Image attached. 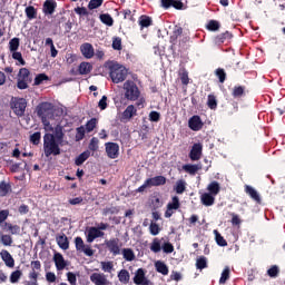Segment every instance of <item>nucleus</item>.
<instances>
[{
    "instance_id": "nucleus-1",
    "label": "nucleus",
    "mask_w": 285,
    "mask_h": 285,
    "mask_svg": "<svg viewBox=\"0 0 285 285\" xmlns=\"http://www.w3.org/2000/svg\"><path fill=\"white\" fill-rule=\"evenodd\" d=\"M63 127L61 125H57L53 129V134H45L43 136V150L45 156L57 157V155H61V144H63Z\"/></svg>"
},
{
    "instance_id": "nucleus-2",
    "label": "nucleus",
    "mask_w": 285,
    "mask_h": 285,
    "mask_svg": "<svg viewBox=\"0 0 285 285\" xmlns=\"http://www.w3.org/2000/svg\"><path fill=\"white\" fill-rule=\"evenodd\" d=\"M109 77L112 83H121L128 77V69L117 62L108 63Z\"/></svg>"
},
{
    "instance_id": "nucleus-3",
    "label": "nucleus",
    "mask_w": 285,
    "mask_h": 285,
    "mask_svg": "<svg viewBox=\"0 0 285 285\" xmlns=\"http://www.w3.org/2000/svg\"><path fill=\"white\" fill-rule=\"evenodd\" d=\"M53 112L55 105L52 102L45 101L37 106V115L40 117L43 126H50V120L48 119H52Z\"/></svg>"
},
{
    "instance_id": "nucleus-4",
    "label": "nucleus",
    "mask_w": 285,
    "mask_h": 285,
    "mask_svg": "<svg viewBox=\"0 0 285 285\" xmlns=\"http://www.w3.org/2000/svg\"><path fill=\"white\" fill-rule=\"evenodd\" d=\"M125 99L128 101H137L141 97V91L137 83L132 80H127L124 83Z\"/></svg>"
},
{
    "instance_id": "nucleus-5",
    "label": "nucleus",
    "mask_w": 285,
    "mask_h": 285,
    "mask_svg": "<svg viewBox=\"0 0 285 285\" xmlns=\"http://www.w3.org/2000/svg\"><path fill=\"white\" fill-rule=\"evenodd\" d=\"M10 108L13 110L17 117H23L26 115V108H28V101L26 98H12L10 102Z\"/></svg>"
},
{
    "instance_id": "nucleus-6",
    "label": "nucleus",
    "mask_w": 285,
    "mask_h": 285,
    "mask_svg": "<svg viewBox=\"0 0 285 285\" xmlns=\"http://www.w3.org/2000/svg\"><path fill=\"white\" fill-rule=\"evenodd\" d=\"M29 83H32V76H30V70L28 68H21L18 73L17 88L19 90H28Z\"/></svg>"
},
{
    "instance_id": "nucleus-7",
    "label": "nucleus",
    "mask_w": 285,
    "mask_h": 285,
    "mask_svg": "<svg viewBox=\"0 0 285 285\" xmlns=\"http://www.w3.org/2000/svg\"><path fill=\"white\" fill-rule=\"evenodd\" d=\"M39 275H41V261H32L31 262V271L29 272V282L26 285H39L38 279Z\"/></svg>"
},
{
    "instance_id": "nucleus-8",
    "label": "nucleus",
    "mask_w": 285,
    "mask_h": 285,
    "mask_svg": "<svg viewBox=\"0 0 285 285\" xmlns=\"http://www.w3.org/2000/svg\"><path fill=\"white\" fill-rule=\"evenodd\" d=\"M105 246L114 257H117V255H121L119 238H110L109 240H105Z\"/></svg>"
},
{
    "instance_id": "nucleus-9",
    "label": "nucleus",
    "mask_w": 285,
    "mask_h": 285,
    "mask_svg": "<svg viewBox=\"0 0 285 285\" xmlns=\"http://www.w3.org/2000/svg\"><path fill=\"white\" fill-rule=\"evenodd\" d=\"M75 244H76V250H79L80 253H85L87 257H92V255H95V250H92V248H90L89 245L86 246V244L83 243V238L77 236L75 238Z\"/></svg>"
},
{
    "instance_id": "nucleus-10",
    "label": "nucleus",
    "mask_w": 285,
    "mask_h": 285,
    "mask_svg": "<svg viewBox=\"0 0 285 285\" xmlns=\"http://www.w3.org/2000/svg\"><path fill=\"white\" fill-rule=\"evenodd\" d=\"M105 150L109 159H117L119 157V144L117 142H106Z\"/></svg>"
},
{
    "instance_id": "nucleus-11",
    "label": "nucleus",
    "mask_w": 285,
    "mask_h": 285,
    "mask_svg": "<svg viewBox=\"0 0 285 285\" xmlns=\"http://www.w3.org/2000/svg\"><path fill=\"white\" fill-rule=\"evenodd\" d=\"M134 284L136 285H150V281L146 277V269L138 268L134 276Z\"/></svg>"
},
{
    "instance_id": "nucleus-12",
    "label": "nucleus",
    "mask_w": 285,
    "mask_h": 285,
    "mask_svg": "<svg viewBox=\"0 0 285 285\" xmlns=\"http://www.w3.org/2000/svg\"><path fill=\"white\" fill-rule=\"evenodd\" d=\"M161 8L168 10L169 8H175V10H186V4L181 1L176 0H160Z\"/></svg>"
},
{
    "instance_id": "nucleus-13",
    "label": "nucleus",
    "mask_w": 285,
    "mask_h": 285,
    "mask_svg": "<svg viewBox=\"0 0 285 285\" xmlns=\"http://www.w3.org/2000/svg\"><path fill=\"white\" fill-rule=\"evenodd\" d=\"M203 150L204 146L200 142L194 144L189 153V159H191V161H199Z\"/></svg>"
},
{
    "instance_id": "nucleus-14",
    "label": "nucleus",
    "mask_w": 285,
    "mask_h": 285,
    "mask_svg": "<svg viewBox=\"0 0 285 285\" xmlns=\"http://www.w3.org/2000/svg\"><path fill=\"white\" fill-rule=\"evenodd\" d=\"M57 10V1L56 0H46L42 4V12L46 17H50L55 14Z\"/></svg>"
},
{
    "instance_id": "nucleus-15",
    "label": "nucleus",
    "mask_w": 285,
    "mask_h": 285,
    "mask_svg": "<svg viewBox=\"0 0 285 285\" xmlns=\"http://www.w3.org/2000/svg\"><path fill=\"white\" fill-rule=\"evenodd\" d=\"M188 126L190 130H194V132H198V130H202V128H204V121H202V117L195 115L189 118Z\"/></svg>"
},
{
    "instance_id": "nucleus-16",
    "label": "nucleus",
    "mask_w": 285,
    "mask_h": 285,
    "mask_svg": "<svg viewBox=\"0 0 285 285\" xmlns=\"http://www.w3.org/2000/svg\"><path fill=\"white\" fill-rule=\"evenodd\" d=\"M106 233L97 229V227H89L87 230V242L88 244H92L95 239H98V237H104Z\"/></svg>"
},
{
    "instance_id": "nucleus-17",
    "label": "nucleus",
    "mask_w": 285,
    "mask_h": 285,
    "mask_svg": "<svg viewBox=\"0 0 285 285\" xmlns=\"http://www.w3.org/2000/svg\"><path fill=\"white\" fill-rule=\"evenodd\" d=\"M80 52L85 59H92L95 57V47L90 42H85L80 46Z\"/></svg>"
},
{
    "instance_id": "nucleus-18",
    "label": "nucleus",
    "mask_w": 285,
    "mask_h": 285,
    "mask_svg": "<svg viewBox=\"0 0 285 285\" xmlns=\"http://www.w3.org/2000/svg\"><path fill=\"white\" fill-rule=\"evenodd\" d=\"M132 117H137V108L134 105H129L121 114V121H130Z\"/></svg>"
},
{
    "instance_id": "nucleus-19",
    "label": "nucleus",
    "mask_w": 285,
    "mask_h": 285,
    "mask_svg": "<svg viewBox=\"0 0 285 285\" xmlns=\"http://www.w3.org/2000/svg\"><path fill=\"white\" fill-rule=\"evenodd\" d=\"M0 256L2 262H4L6 266H8V268H14V258L12 257L10 252H8L7 249H2L0 252Z\"/></svg>"
},
{
    "instance_id": "nucleus-20",
    "label": "nucleus",
    "mask_w": 285,
    "mask_h": 285,
    "mask_svg": "<svg viewBox=\"0 0 285 285\" xmlns=\"http://www.w3.org/2000/svg\"><path fill=\"white\" fill-rule=\"evenodd\" d=\"M53 262L56 264L57 271H63L66 266H68V263L66 262V258H63V255L61 253H56L53 255Z\"/></svg>"
},
{
    "instance_id": "nucleus-21",
    "label": "nucleus",
    "mask_w": 285,
    "mask_h": 285,
    "mask_svg": "<svg viewBox=\"0 0 285 285\" xmlns=\"http://www.w3.org/2000/svg\"><path fill=\"white\" fill-rule=\"evenodd\" d=\"M245 193L250 197V199L256 202V204H262V197L259 196V193H257L256 189L253 188V186L245 185Z\"/></svg>"
},
{
    "instance_id": "nucleus-22",
    "label": "nucleus",
    "mask_w": 285,
    "mask_h": 285,
    "mask_svg": "<svg viewBox=\"0 0 285 285\" xmlns=\"http://www.w3.org/2000/svg\"><path fill=\"white\" fill-rule=\"evenodd\" d=\"M90 282L95 285H108V278L104 274L94 273L90 275Z\"/></svg>"
},
{
    "instance_id": "nucleus-23",
    "label": "nucleus",
    "mask_w": 285,
    "mask_h": 285,
    "mask_svg": "<svg viewBox=\"0 0 285 285\" xmlns=\"http://www.w3.org/2000/svg\"><path fill=\"white\" fill-rule=\"evenodd\" d=\"M56 242L62 250H68V248H70V240H68V236L63 233L56 236Z\"/></svg>"
},
{
    "instance_id": "nucleus-24",
    "label": "nucleus",
    "mask_w": 285,
    "mask_h": 285,
    "mask_svg": "<svg viewBox=\"0 0 285 285\" xmlns=\"http://www.w3.org/2000/svg\"><path fill=\"white\" fill-rule=\"evenodd\" d=\"M233 39V33L229 31H225L223 33H219L214 38L215 43L218 46H222V43H226V41H230Z\"/></svg>"
},
{
    "instance_id": "nucleus-25",
    "label": "nucleus",
    "mask_w": 285,
    "mask_h": 285,
    "mask_svg": "<svg viewBox=\"0 0 285 285\" xmlns=\"http://www.w3.org/2000/svg\"><path fill=\"white\" fill-rule=\"evenodd\" d=\"M147 184H149V187H153V186H165L166 177L165 176H155L153 178H148L147 179Z\"/></svg>"
},
{
    "instance_id": "nucleus-26",
    "label": "nucleus",
    "mask_w": 285,
    "mask_h": 285,
    "mask_svg": "<svg viewBox=\"0 0 285 285\" xmlns=\"http://www.w3.org/2000/svg\"><path fill=\"white\" fill-rule=\"evenodd\" d=\"M138 24L140 26V30H144V28H150L153 26V18L146 14H142L138 19Z\"/></svg>"
},
{
    "instance_id": "nucleus-27",
    "label": "nucleus",
    "mask_w": 285,
    "mask_h": 285,
    "mask_svg": "<svg viewBox=\"0 0 285 285\" xmlns=\"http://www.w3.org/2000/svg\"><path fill=\"white\" fill-rule=\"evenodd\" d=\"M207 190L209 195L217 197V195H219V191L222 190V187L219 186V183L217 180H214L207 186Z\"/></svg>"
},
{
    "instance_id": "nucleus-28",
    "label": "nucleus",
    "mask_w": 285,
    "mask_h": 285,
    "mask_svg": "<svg viewBox=\"0 0 285 285\" xmlns=\"http://www.w3.org/2000/svg\"><path fill=\"white\" fill-rule=\"evenodd\" d=\"M246 95V86H235L232 90L234 99H242Z\"/></svg>"
},
{
    "instance_id": "nucleus-29",
    "label": "nucleus",
    "mask_w": 285,
    "mask_h": 285,
    "mask_svg": "<svg viewBox=\"0 0 285 285\" xmlns=\"http://www.w3.org/2000/svg\"><path fill=\"white\" fill-rule=\"evenodd\" d=\"M200 202H202L203 206H213L215 204V196H213L212 194H208V193H204L200 196Z\"/></svg>"
},
{
    "instance_id": "nucleus-30",
    "label": "nucleus",
    "mask_w": 285,
    "mask_h": 285,
    "mask_svg": "<svg viewBox=\"0 0 285 285\" xmlns=\"http://www.w3.org/2000/svg\"><path fill=\"white\" fill-rule=\"evenodd\" d=\"M9 193H12V185L6 180L0 181V197H7Z\"/></svg>"
},
{
    "instance_id": "nucleus-31",
    "label": "nucleus",
    "mask_w": 285,
    "mask_h": 285,
    "mask_svg": "<svg viewBox=\"0 0 285 285\" xmlns=\"http://www.w3.org/2000/svg\"><path fill=\"white\" fill-rule=\"evenodd\" d=\"M178 77L183 86H188L190 83V78L188 77V70H186V68L183 67L179 69Z\"/></svg>"
},
{
    "instance_id": "nucleus-32",
    "label": "nucleus",
    "mask_w": 285,
    "mask_h": 285,
    "mask_svg": "<svg viewBox=\"0 0 285 285\" xmlns=\"http://www.w3.org/2000/svg\"><path fill=\"white\" fill-rule=\"evenodd\" d=\"M90 158V150H86L81 153L78 157L75 159V164L77 166H82L88 159Z\"/></svg>"
},
{
    "instance_id": "nucleus-33",
    "label": "nucleus",
    "mask_w": 285,
    "mask_h": 285,
    "mask_svg": "<svg viewBox=\"0 0 285 285\" xmlns=\"http://www.w3.org/2000/svg\"><path fill=\"white\" fill-rule=\"evenodd\" d=\"M79 75H90L92 72V65L90 62H81L78 67Z\"/></svg>"
},
{
    "instance_id": "nucleus-34",
    "label": "nucleus",
    "mask_w": 285,
    "mask_h": 285,
    "mask_svg": "<svg viewBox=\"0 0 285 285\" xmlns=\"http://www.w3.org/2000/svg\"><path fill=\"white\" fill-rule=\"evenodd\" d=\"M99 19L101 23L108 26L109 28H111V26H115V19H112V16H110V13H101L99 16Z\"/></svg>"
},
{
    "instance_id": "nucleus-35",
    "label": "nucleus",
    "mask_w": 285,
    "mask_h": 285,
    "mask_svg": "<svg viewBox=\"0 0 285 285\" xmlns=\"http://www.w3.org/2000/svg\"><path fill=\"white\" fill-rule=\"evenodd\" d=\"M155 268H156L157 273H160V275H168V273H169L168 265H166V263H164L161 261H157L155 263Z\"/></svg>"
},
{
    "instance_id": "nucleus-36",
    "label": "nucleus",
    "mask_w": 285,
    "mask_h": 285,
    "mask_svg": "<svg viewBox=\"0 0 285 285\" xmlns=\"http://www.w3.org/2000/svg\"><path fill=\"white\" fill-rule=\"evenodd\" d=\"M200 169L202 167H199V165H183V170H185V173H188V175H197V171H199Z\"/></svg>"
},
{
    "instance_id": "nucleus-37",
    "label": "nucleus",
    "mask_w": 285,
    "mask_h": 285,
    "mask_svg": "<svg viewBox=\"0 0 285 285\" xmlns=\"http://www.w3.org/2000/svg\"><path fill=\"white\" fill-rule=\"evenodd\" d=\"M118 279L121 284H129L130 282V273L128 272V269H121L118 273Z\"/></svg>"
},
{
    "instance_id": "nucleus-38",
    "label": "nucleus",
    "mask_w": 285,
    "mask_h": 285,
    "mask_svg": "<svg viewBox=\"0 0 285 285\" xmlns=\"http://www.w3.org/2000/svg\"><path fill=\"white\" fill-rule=\"evenodd\" d=\"M121 254L124 256V259H126V262H135L136 256L132 248H122Z\"/></svg>"
},
{
    "instance_id": "nucleus-39",
    "label": "nucleus",
    "mask_w": 285,
    "mask_h": 285,
    "mask_svg": "<svg viewBox=\"0 0 285 285\" xmlns=\"http://www.w3.org/2000/svg\"><path fill=\"white\" fill-rule=\"evenodd\" d=\"M161 239H159L158 237L154 238L150 244L151 253H161Z\"/></svg>"
},
{
    "instance_id": "nucleus-40",
    "label": "nucleus",
    "mask_w": 285,
    "mask_h": 285,
    "mask_svg": "<svg viewBox=\"0 0 285 285\" xmlns=\"http://www.w3.org/2000/svg\"><path fill=\"white\" fill-rule=\"evenodd\" d=\"M24 13L29 21H32V19H37V8H35L33 6L27 7L24 9Z\"/></svg>"
},
{
    "instance_id": "nucleus-41",
    "label": "nucleus",
    "mask_w": 285,
    "mask_h": 285,
    "mask_svg": "<svg viewBox=\"0 0 285 285\" xmlns=\"http://www.w3.org/2000/svg\"><path fill=\"white\" fill-rule=\"evenodd\" d=\"M196 268L198 271H204V268H208V259L206 256H200L196 259Z\"/></svg>"
},
{
    "instance_id": "nucleus-42",
    "label": "nucleus",
    "mask_w": 285,
    "mask_h": 285,
    "mask_svg": "<svg viewBox=\"0 0 285 285\" xmlns=\"http://www.w3.org/2000/svg\"><path fill=\"white\" fill-rule=\"evenodd\" d=\"M179 206H181V204L179 203V197L174 196L171 198V203L167 204V208L171 209V210H179Z\"/></svg>"
},
{
    "instance_id": "nucleus-43",
    "label": "nucleus",
    "mask_w": 285,
    "mask_h": 285,
    "mask_svg": "<svg viewBox=\"0 0 285 285\" xmlns=\"http://www.w3.org/2000/svg\"><path fill=\"white\" fill-rule=\"evenodd\" d=\"M230 279V268L225 267L224 271L222 272V276L219 278V284H226Z\"/></svg>"
},
{
    "instance_id": "nucleus-44",
    "label": "nucleus",
    "mask_w": 285,
    "mask_h": 285,
    "mask_svg": "<svg viewBox=\"0 0 285 285\" xmlns=\"http://www.w3.org/2000/svg\"><path fill=\"white\" fill-rule=\"evenodd\" d=\"M19 46H20L19 38H12L9 41V50H10V52H17V50H19Z\"/></svg>"
},
{
    "instance_id": "nucleus-45",
    "label": "nucleus",
    "mask_w": 285,
    "mask_h": 285,
    "mask_svg": "<svg viewBox=\"0 0 285 285\" xmlns=\"http://www.w3.org/2000/svg\"><path fill=\"white\" fill-rule=\"evenodd\" d=\"M207 106L210 108V110H217V98L215 95H208Z\"/></svg>"
},
{
    "instance_id": "nucleus-46",
    "label": "nucleus",
    "mask_w": 285,
    "mask_h": 285,
    "mask_svg": "<svg viewBox=\"0 0 285 285\" xmlns=\"http://www.w3.org/2000/svg\"><path fill=\"white\" fill-rule=\"evenodd\" d=\"M0 244L2 246H12V236H10L8 234H2L0 236Z\"/></svg>"
},
{
    "instance_id": "nucleus-47",
    "label": "nucleus",
    "mask_w": 285,
    "mask_h": 285,
    "mask_svg": "<svg viewBox=\"0 0 285 285\" xmlns=\"http://www.w3.org/2000/svg\"><path fill=\"white\" fill-rule=\"evenodd\" d=\"M23 275V272L17 269L14 272L11 273L10 275V282L11 284H17L19 283V279H21V276Z\"/></svg>"
},
{
    "instance_id": "nucleus-48",
    "label": "nucleus",
    "mask_w": 285,
    "mask_h": 285,
    "mask_svg": "<svg viewBox=\"0 0 285 285\" xmlns=\"http://www.w3.org/2000/svg\"><path fill=\"white\" fill-rule=\"evenodd\" d=\"M214 233H215V239H216V244L218 245V246H228V242H226L225 239H224V236H222V234H219V232H217V230H214Z\"/></svg>"
},
{
    "instance_id": "nucleus-49",
    "label": "nucleus",
    "mask_w": 285,
    "mask_h": 285,
    "mask_svg": "<svg viewBox=\"0 0 285 285\" xmlns=\"http://www.w3.org/2000/svg\"><path fill=\"white\" fill-rule=\"evenodd\" d=\"M30 142L33 144V146H39L41 144V132L36 131L30 136Z\"/></svg>"
},
{
    "instance_id": "nucleus-50",
    "label": "nucleus",
    "mask_w": 285,
    "mask_h": 285,
    "mask_svg": "<svg viewBox=\"0 0 285 285\" xmlns=\"http://www.w3.org/2000/svg\"><path fill=\"white\" fill-rule=\"evenodd\" d=\"M89 150H91L92 153L99 150V138L97 137H92L90 139L89 146H88Z\"/></svg>"
},
{
    "instance_id": "nucleus-51",
    "label": "nucleus",
    "mask_w": 285,
    "mask_h": 285,
    "mask_svg": "<svg viewBox=\"0 0 285 285\" xmlns=\"http://www.w3.org/2000/svg\"><path fill=\"white\" fill-rule=\"evenodd\" d=\"M215 75L219 80V83H224L226 81V71L223 68H217L215 70Z\"/></svg>"
},
{
    "instance_id": "nucleus-52",
    "label": "nucleus",
    "mask_w": 285,
    "mask_h": 285,
    "mask_svg": "<svg viewBox=\"0 0 285 285\" xmlns=\"http://www.w3.org/2000/svg\"><path fill=\"white\" fill-rule=\"evenodd\" d=\"M43 81H48V75L39 73L36 76L33 85L41 86V83H43Z\"/></svg>"
},
{
    "instance_id": "nucleus-53",
    "label": "nucleus",
    "mask_w": 285,
    "mask_h": 285,
    "mask_svg": "<svg viewBox=\"0 0 285 285\" xmlns=\"http://www.w3.org/2000/svg\"><path fill=\"white\" fill-rule=\"evenodd\" d=\"M177 195H183L186 191V181L178 180L175 188Z\"/></svg>"
},
{
    "instance_id": "nucleus-54",
    "label": "nucleus",
    "mask_w": 285,
    "mask_h": 285,
    "mask_svg": "<svg viewBox=\"0 0 285 285\" xmlns=\"http://www.w3.org/2000/svg\"><path fill=\"white\" fill-rule=\"evenodd\" d=\"M4 226L8 228V230L11 233V235H19V232L21 228L19 225H12L10 223H6Z\"/></svg>"
},
{
    "instance_id": "nucleus-55",
    "label": "nucleus",
    "mask_w": 285,
    "mask_h": 285,
    "mask_svg": "<svg viewBox=\"0 0 285 285\" xmlns=\"http://www.w3.org/2000/svg\"><path fill=\"white\" fill-rule=\"evenodd\" d=\"M104 4V0H90L88 3L89 10H97V8H101Z\"/></svg>"
},
{
    "instance_id": "nucleus-56",
    "label": "nucleus",
    "mask_w": 285,
    "mask_h": 285,
    "mask_svg": "<svg viewBox=\"0 0 285 285\" xmlns=\"http://www.w3.org/2000/svg\"><path fill=\"white\" fill-rule=\"evenodd\" d=\"M207 30L210 32H217V30H219V21L210 20L207 24Z\"/></svg>"
},
{
    "instance_id": "nucleus-57",
    "label": "nucleus",
    "mask_w": 285,
    "mask_h": 285,
    "mask_svg": "<svg viewBox=\"0 0 285 285\" xmlns=\"http://www.w3.org/2000/svg\"><path fill=\"white\" fill-rule=\"evenodd\" d=\"M97 128V118H91L87 124H86V130L87 132H92Z\"/></svg>"
},
{
    "instance_id": "nucleus-58",
    "label": "nucleus",
    "mask_w": 285,
    "mask_h": 285,
    "mask_svg": "<svg viewBox=\"0 0 285 285\" xmlns=\"http://www.w3.org/2000/svg\"><path fill=\"white\" fill-rule=\"evenodd\" d=\"M119 213V208L117 207H106L102 210V215H105V217H108V215H117Z\"/></svg>"
},
{
    "instance_id": "nucleus-59",
    "label": "nucleus",
    "mask_w": 285,
    "mask_h": 285,
    "mask_svg": "<svg viewBox=\"0 0 285 285\" xmlns=\"http://www.w3.org/2000/svg\"><path fill=\"white\" fill-rule=\"evenodd\" d=\"M12 59L18 61L20 66H26V60L23 59V56L19 51H12Z\"/></svg>"
},
{
    "instance_id": "nucleus-60",
    "label": "nucleus",
    "mask_w": 285,
    "mask_h": 285,
    "mask_svg": "<svg viewBox=\"0 0 285 285\" xmlns=\"http://www.w3.org/2000/svg\"><path fill=\"white\" fill-rule=\"evenodd\" d=\"M181 35H184V29L181 27H175L173 31L171 40L177 41V39H179Z\"/></svg>"
},
{
    "instance_id": "nucleus-61",
    "label": "nucleus",
    "mask_w": 285,
    "mask_h": 285,
    "mask_svg": "<svg viewBox=\"0 0 285 285\" xmlns=\"http://www.w3.org/2000/svg\"><path fill=\"white\" fill-rule=\"evenodd\" d=\"M111 47H112L114 50H121L122 49L121 38L120 37H114Z\"/></svg>"
},
{
    "instance_id": "nucleus-62",
    "label": "nucleus",
    "mask_w": 285,
    "mask_h": 285,
    "mask_svg": "<svg viewBox=\"0 0 285 285\" xmlns=\"http://www.w3.org/2000/svg\"><path fill=\"white\" fill-rule=\"evenodd\" d=\"M267 275L269 277H277L279 275V267H277V265H273L268 271H267Z\"/></svg>"
},
{
    "instance_id": "nucleus-63",
    "label": "nucleus",
    "mask_w": 285,
    "mask_h": 285,
    "mask_svg": "<svg viewBox=\"0 0 285 285\" xmlns=\"http://www.w3.org/2000/svg\"><path fill=\"white\" fill-rule=\"evenodd\" d=\"M163 250L164 253L170 254V253H175V246H173V243H165L163 244Z\"/></svg>"
},
{
    "instance_id": "nucleus-64",
    "label": "nucleus",
    "mask_w": 285,
    "mask_h": 285,
    "mask_svg": "<svg viewBox=\"0 0 285 285\" xmlns=\"http://www.w3.org/2000/svg\"><path fill=\"white\" fill-rule=\"evenodd\" d=\"M159 119H161V114H159L158 111L149 112V121L157 122V121H159Z\"/></svg>"
}]
</instances>
